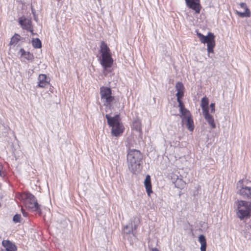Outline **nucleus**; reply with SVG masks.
Returning a JSON list of instances; mask_svg holds the SVG:
<instances>
[{"label": "nucleus", "instance_id": "obj_1", "mask_svg": "<svg viewBox=\"0 0 251 251\" xmlns=\"http://www.w3.org/2000/svg\"><path fill=\"white\" fill-rule=\"evenodd\" d=\"M143 155L141 152L137 150H130L127 154V162L129 171L136 173L141 170V163Z\"/></svg>", "mask_w": 251, "mask_h": 251}, {"label": "nucleus", "instance_id": "obj_2", "mask_svg": "<svg viewBox=\"0 0 251 251\" xmlns=\"http://www.w3.org/2000/svg\"><path fill=\"white\" fill-rule=\"evenodd\" d=\"M237 206V215L241 220L249 218L251 216V202L245 200H237L234 202Z\"/></svg>", "mask_w": 251, "mask_h": 251}, {"label": "nucleus", "instance_id": "obj_3", "mask_svg": "<svg viewBox=\"0 0 251 251\" xmlns=\"http://www.w3.org/2000/svg\"><path fill=\"white\" fill-rule=\"evenodd\" d=\"M108 125L112 127L111 133L115 136H118L124 132V127L121 122L120 115L117 114L112 117L109 114H106Z\"/></svg>", "mask_w": 251, "mask_h": 251}, {"label": "nucleus", "instance_id": "obj_4", "mask_svg": "<svg viewBox=\"0 0 251 251\" xmlns=\"http://www.w3.org/2000/svg\"><path fill=\"white\" fill-rule=\"evenodd\" d=\"M101 57L100 58V63L104 70L111 67L113 59L110 52V49L103 41L100 44Z\"/></svg>", "mask_w": 251, "mask_h": 251}, {"label": "nucleus", "instance_id": "obj_5", "mask_svg": "<svg viewBox=\"0 0 251 251\" xmlns=\"http://www.w3.org/2000/svg\"><path fill=\"white\" fill-rule=\"evenodd\" d=\"M100 94L103 105L109 109H114V106L112 105V101L114 100L115 97L112 95L111 89L102 86L100 88Z\"/></svg>", "mask_w": 251, "mask_h": 251}, {"label": "nucleus", "instance_id": "obj_6", "mask_svg": "<svg viewBox=\"0 0 251 251\" xmlns=\"http://www.w3.org/2000/svg\"><path fill=\"white\" fill-rule=\"evenodd\" d=\"M196 32L197 35L201 42L207 44V51L208 56L210 57V54L213 52V48L215 45L214 35L212 33L208 32L207 35L204 36L198 31H196Z\"/></svg>", "mask_w": 251, "mask_h": 251}, {"label": "nucleus", "instance_id": "obj_7", "mask_svg": "<svg viewBox=\"0 0 251 251\" xmlns=\"http://www.w3.org/2000/svg\"><path fill=\"white\" fill-rule=\"evenodd\" d=\"M243 180H240L237 183V193L245 200H251V187L243 184Z\"/></svg>", "mask_w": 251, "mask_h": 251}, {"label": "nucleus", "instance_id": "obj_8", "mask_svg": "<svg viewBox=\"0 0 251 251\" xmlns=\"http://www.w3.org/2000/svg\"><path fill=\"white\" fill-rule=\"evenodd\" d=\"M23 198L26 200V207L32 209L34 211L41 212L40 205L37 202V201L34 195L30 193H27L23 195Z\"/></svg>", "mask_w": 251, "mask_h": 251}, {"label": "nucleus", "instance_id": "obj_9", "mask_svg": "<svg viewBox=\"0 0 251 251\" xmlns=\"http://www.w3.org/2000/svg\"><path fill=\"white\" fill-rule=\"evenodd\" d=\"M187 5L195 11L196 13H199L201 10V5L199 0H185Z\"/></svg>", "mask_w": 251, "mask_h": 251}, {"label": "nucleus", "instance_id": "obj_10", "mask_svg": "<svg viewBox=\"0 0 251 251\" xmlns=\"http://www.w3.org/2000/svg\"><path fill=\"white\" fill-rule=\"evenodd\" d=\"M50 79L45 74H40L38 78L37 87L44 88L49 84Z\"/></svg>", "mask_w": 251, "mask_h": 251}, {"label": "nucleus", "instance_id": "obj_11", "mask_svg": "<svg viewBox=\"0 0 251 251\" xmlns=\"http://www.w3.org/2000/svg\"><path fill=\"white\" fill-rule=\"evenodd\" d=\"M239 8H242L244 10V12L239 11L238 10L236 11V13L242 18L244 17H250V11L247 6V5L244 2H241L239 4Z\"/></svg>", "mask_w": 251, "mask_h": 251}, {"label": "nucleus", "instance_id": "obj_12", "mask_svg": "<svg viewBox=\"0 0 251 251\" xmlns=\"http://www.w3.org/2000/svg\"><path fill=\"white\" fill-rule=\"evenodd\" d=\"M19 23L22 27L25 30L31 28L32 26L31 20L25 17H20L19 18Z\"/></svg>", "mask_w": 251, "mask_h": 251}, {"label": "nucleus", "instance_id": "obj_13", "mask_svg": "<svg viewBox=\"0 0 251 251\" xmlns=\"http://www.w3.org/2000/svg\"><path fill=\"white\" fill-rule=\"evenodd\" d=\"M144 183L146 188V192L148 196H150L151 193H152V191L151 184V179L150 175H148L146 176Z\"/></svg>", "mask_w": 251, "mask_h": 251}, {"label": "nucleus", "instance_id": "obj_14", "mask_svg": "<svg viewBox=\"0 0 251 251\" xmlns=\"http://www.w3.org/2000/svg\"><path fill=\"white\" fill-rule=\"evenodd\" d=\"M2 244L7 251H16L17 250L16 246L9 240H3Z\"/></svg>", "mask_w": 251, "mask_h": 251}, {"label": "nucleus", "instance_id": "obj_15", "mask_svg": "<svg viewBox=\"0 0 251 251\" xmlns=\"http://www.w3.org/2000/svg\"><path fill=\"white\" fill-rule=\"evenodd\" d=\"M203 116L207 122L208 124L211 126L212 128L216 127V125L214 122V118L213 116L209 113V111L202 113Z\"/></svg>", "mask_w": 251, "mask_h": 251}, {"label": "nucleus", "instance_id": "obj_16", "mask_svg": "<svg viewBox=\"0 0 251 251\" xmlns=\"http://www.w3.org/2000/svg\"><path fill=\"white\" fill-rule=\"evenodd\" d=\"M209 100L207 97H204L201 100V107L202 110V113L209 111L208 107Z\"/></svg>", "mask_w": 251, "mask_h": 251}, {"label": "nucleus", "instance_id": "obj_17", "mask_svg": "<svg viewBox=\"0 0 251 251\" xmlns=\"http://www.w3.org/2000/svg\"><path fill=\"white\" fill-rule=\"evenodd\" d=\"M183 121L185 122L186 126L189 131H192L194 130V123L191 116H187V117L185 118V120Z\"/></svg>", "mask_w": 251, "mask_h": 251}, {"label": "nucleus", "instance_id": "obj_18", "mask_svg": "<svg viewBox=\"0 0 251 251\" xmlns=\"http://www.w3.org/2000/svg\"><path fill=\"white\" fill-rule=\"evenodd\" d=\"M198 241L201 245L200 248L201 251H206L207 244L205 237L202 234L200 235L199 237Z\"/></svg>", "mask_w": 251, "mask_h": 251}, {"label": "nucleus", "instance_id": "obj_19", "mask_svg": "<svg viewBox=\"0 0 251 251\" xmlns=\"http://www.w3.org/2000/svg\"><path fill=\"white\" fill-rule=\"evenodd\" d=\"M132 127L133 129L141 133L142 129L141 121L139 119H135L132 122Z\"/></svg>", "mask_w": 251, "mask_h": 251}, {"label": "nucleus", "instance_id": "obj_20", "mask_svg": "<svg viewBox=\"0 0 251 251\" xmlns=\"http://www.w3.org/2000/svg\"><path fill=\"white\" fill-rule=\"evenodd\" d=\"M112 105L114 106V109H112L113 110H116L117 109V110L120 111L121 110H122L124 107V104H121V103L119 102V99L116 97L114 98V100L112 101Z\"/></svg>", "mask_w": 251, "mask_h": 251}, {"label": "nucleus", "instance_id": "obj_21", "mask_svg": "<svg viewBox=\"0 0 251 251\" xmlns=\"http://www.w3.org/2000/svg\"><path fill=\"white\" fill-rule=\"evenodd\" d=\"M21 36L17 33H15L13 36L11 38L9 43L10 45L15 46L20 40Z\"/></svg>", "mask_w": 251, "mask_h": 251}, {"label": "nucleus", "instance_id": "obj_22", "mask_svg": "<svg viewBox=\"0 0 251 251\" xmlns=\"http://www.w3.org/2000/svg\"><path fill=\"white\" fill-rule=\"evenodd\" d=\"M33 47L36 49H39L42 47L41 41L39 38H33L32 40Z\"/></svg>", "mask_w": 251, "mask_h": 251}, {"label": "nucleus", "instance_id": "obj_23", "mask_svg": "<svg viewBox=\"0 0 251 251\" xmlns=\"http://www.w3.org/2000/svg\"><path fill=\"white\" fill-rule=\"evenodd\" d=\"M180 112L181 113V116L182 117V121H184L187 116H191L189 111L185 108H184L182 110H180Z\"/></svg>", "mask_w": 251, "mask_h": 251}, {"label": "nucleus", "instance_id": "obj_24", "mask_svg": "<svg viewBox=\"0 0 251 251\" xmlns=\"http://www.w3.org/2000/svg\"><path fill=\"white\" fill-rule=\"evenodd\" d=\"M124 231L126 234H129L133 232V226L131 223L124 227Z\"/></svg>", "mask_w": 251, "mask_h": 251}, {"label": "nucleus", "instance_id": "obj_25", "mask_svg": "<svg viewBox=\"0 0 251 251\" xmlns=\"http://www.w3.org/2000/svg\"><path fill=\"white\" fill-rule=\"evenodd\" d=\"M251 223H248L246 224L244 229V233L246 234V237L248 236H251Z\"/></svg>", "mask_w": 251, "mask_h": 251}, {"label": "nucleus", "instance_id": "obj_26", "mask_svg": "<svg viewBox=\"0 0 251 251\" xmlns=\"http://www.w3.org/2000/svg\"><path fill=\"white\" fill-rule=\"evenodd\" d=\"M176 91H184V87L182 82H177L176 85Z\"/></svg>", "mask_w": 251, "mask_h": 251}, {"label": "nucleus", "instance_id": "obj_27", "mask_svg": "<svg viewBox=\"0 0 251 251\" xmlns=\"http://www.w3.org/2000/svg\"><path fill=\"white\" fill-rule=\"evenodd\" d=\"M21 216L20 214H16L13 218V221L14 223H20L21 222Z\"/></svg>", "mask_w": 251, "mask_h": 251}, {"label": "nucleus", "instance_id": "obj_28", "mask_svg": "<svg viewBox=\"0 0 251 251\" xmlns=\"http://www.w3.org/2000/svg\"><path fill=\"white\" fill-rule=\"evenodd\" d=\"M25 57L28 60H32L34 59V56L33 54L31 53L30 52H27Z\"/></svg>", "mask_w": 251, "mask_h": 251}, {"label": "nucleus", "instance_id": "obj_29", "mask_svg": "<svg viewBox=\"0 0 251 251\" xmlns=\"http://www.w3.org/2000/svg\"><path fill=\"white\" fill-rule=\"evenodd\" d=\"M33 73V70L32 69H29L26 71L25 75L26 77L29 78L32 75Z\"/></svg>", "mask_w": 251, "mask_h": 251}, {"label": "nucleus", "instance_id": "obj_30", "mask_svg": "<svg viewBox=\"0 0 251 251\" xmlns=\"http://www.w3.org/2000/svg\"><path fill=\"white\" fill-rule=\"evenodd\" d=\"M184 96L183 91H177L176 96L177 98H182Z\"/></svg>", "mask_w": 251, "mask_h": 251}, {"label": "nucleus", "instance_id": "obj_31", "mask_svg": "<svg viewBox=\"0 0 251 251\" xmlns=\"http://www.w3.org/2000/svg\"><path fill=\"white\" fill-rule=\"evenodd\" d=\"M2 168V165L0 163V176L1 177H4L5 176V173L1 171Z\"/></svg>", "mask_w": 251, "mask_h": 251}, {"label": "nucleus", "instance_id": "obj_32", "mask_svg": "<svg viewBox=\"0 0 251 251\" xmlns=\"http://www.w3.org/2000/svg\"><path fill=\"white\" fill-rule=\"evenodd\" d=\"M21 53V56H25L27 52H26L24 49H21L19 50Z\"/></svg>", "mask_w": 251, "mask_h": 251}, {"label": "nucleus", "instance_id": "obj_33", "mask_svg": "<svg viewBox=\"0 0 251 251\" xmlns=\"http://www.w3.org/2000/svg\"><path fill=\"white\" fill-rule=\"evenodd\" d=\"M211 108V112L213 113L215 111V103H211L210 105Z\"/></svg>", "mask_w": 251, "mask_h": 251}, {"label": "nucleus", "instance_id": "obj_34", "mask_svg": "<svg viewBox=\"0 0 251 251\" xmlns=\"http://www.w3.org/2000/svg\"><path fill=\"white\" fill-rule=\"evenodd\" d=\"M178 106L179 107L180 110H181L182 109H183L184 108H185L183 102H179V103H178Z\"/></svg>", "mask_w": 251, "mask_h": 251}, {"label": "nucleus", "instance_id": "obj_35", "mask_svg": "<svg viewBox=\"0 0 251 251\" xmlns=\"http://www.w3.org/2000/svg\"><path fill=\"white\" fill-rule=\"evenodd\" d=\"M22 212L23 215L24 217L27 216V213L26 212L23 208H22Z\"/></svg>", "mask_w": 251, "mask_h": 251}, {"label": "nucleus", "instance_id": "obj_36", "mask_svg": "<svg viewBox=\"0 0 251 251\" xmlns=\"http://www.w3.org/2000/svg\"><path fill=\"white\" fill-rule=\"evenodd\" d=\"M182 98H177V101L178 103H179V102H182V100H181Z\"/></svg>", "mask_w": 251, "mask_h": 251}, {"label": "nucleus", "instance_id": "obj_37", "mask_svg": "<svg viewBox=\"0 0 251 251\" xmlns=\"http://www.w3.org/2000/svg\"><path fill=\"white\" fill-rule=\"evenodd\" d=\"M27 30L29 31L31 33L32 35H33V34H34L33 30V29H32V27H31V28L27 29Z\"/></svg>", "mask_w": 251, "mask_h": 251}, {"label": "nucleus", "instance_id": "obj_38", "mask_svg": "<svg viewBox=\"0 0 251 251\" xmlns=\"http://www.w3.org/2000/svg\"><path fill=\"white\" fill-rule=\"evenodd\" d=\"M152 251H159L157 249L154 248V249H152Z\"/></svg>", "mask_w": 251, "mask_h": 251}, {"label": "nucleus", "instance_id": "obj_39", "mask_svg": "<svg viewBox=\"0 0 251 251\" xmlns=\"http://www.w3.org/2000/svg\"><path fill=\"white\" fill-rule=\"evenodd\" d=\"M134 228L135 229L136 228V226H134Z\"/></svg>", "mask_w": 251, "mask_h": 251}, {"label": "nucleus", "instance_id": "obj_40", "mask_svg": "<svg viewBox=\"0 0 251 251\" xmlns=\"http://www.w3.org/2000/svg\"><path fill=\"white\" fill-rule=\"evenodd\" d=\"M99 2H100L101 0H98Z\"/></svg>", "mask_w": 251, "mask_h": 251}, {"label": "nucleus", "instance_id": "obj_41", "mask_svg": "<svg viewBox=\"0 0 251 251\" xmlns=\"http://www.w3.org/2000/svg\"><path fill=\"white\" fill-rule=\"evenodd\" d=\"M4 251H7L6 250H5Z\"/></svg>", "mask_w": 251, "mask_h": 251}]
</instances>
